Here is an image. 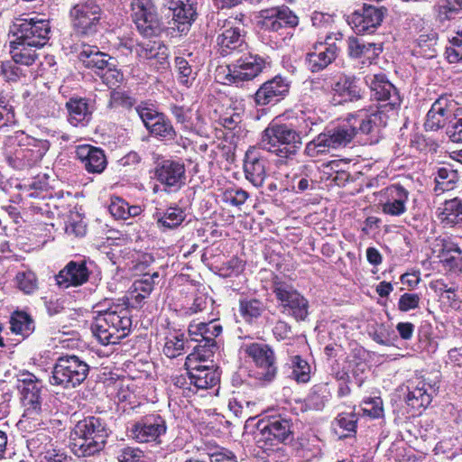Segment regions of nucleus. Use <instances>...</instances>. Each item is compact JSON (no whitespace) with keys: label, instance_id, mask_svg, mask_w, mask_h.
I'll use <instances>...</instances> for the list:
<instances>
[{"label":"nucleus","instance_id":"obj_26","mask_svg":"<svg viewBox=\"0 0 462 462\" xmlns=\"http://www.w3.org/2000/svg\"><path fill=\"white\" fill-rule=\"evenodd\" d=\"M198 360L186 358L185 367L187 370L189 384L197 389H208L215 386L220 380L217 368L214 365H195Z\"/></svg>","mask_w":462,"mask_h":462},{"label":"nucleus","instance_id":"obj_22","mask_svg":"<svg viewBox=\"0 0 462 462\" xmlns=\"http://www.w3.org/2000/svg\"><path fill=\"white\" fill-rule=\"evenodd\" d=\"M246 32L243 26L235 25L231 21H226L221 32L217 37V43L222 56L234 52H244L248 45L245 42Z\"/></svg>","mask_w":462,"mask_h":462},{"label":"nucleus","instance_id":"obj_56","mask_svg":"<svg viewBox=\"0 0 462 462\" xmlns=\"http://www.w3.org/2000/svg\"><path fill=\"white\" fill-rule=\"evenodd\" d=\"M134 100L127 93L120 90H113L110 94L109 106L112 108H130Z\"/></svg>","mask_w":462,"mask_h":462},{"label":"nucleus","instance_id":"obj_37","mask_svg":"<svg viewBox=\"0 0 462 462\" xmlns=\"http://www.w3.org/2000/svg\"><path fill=\"white\" fill-rule=\"evenodd\" d=\"M36 50L34 46L27 45L16 38L10 42V54L13 61L23 66L29 67L35 62L38 58Z\"/></svg>","mask_w":462,"mask_h":462},{"label":"nucleus","instance_id":"obj_21","mask_svg":"<svg viewBox=\"0 0 462 462\" xmlns=\"http://www.w3.org/2000/svg\"><path fill=\"white\" fill-rule=\"evenodd\" d=\"M166 421L160 415L151 414L133 424L131 437L139 443L158 442L166 433Z\"/></svg>","mask_w":462,"mask_h":462},{"label":"nucleus","instance_id":"obj_35","mask_svg":"<svg viewBox=\"0 0 462 462\" xmlns=\"http://www.w3.org/2000/svg\"><path fill=\"white\" fill-rule=\"evenodd\" d=\"M439 220L444 226L447 227H460L462 228V199L459 198H454L447 199L442 204L441 208H439Z\"/></svg>","mask_w":462,"mask_h":462},{"label":"nucleus","instance_id":"obj_18","mask_svg":"<svg viewBox=\"0 0 462 462\" xmlns=\"http://www.w3.org/2000/svg\"><path fill=\"white\" fill-rule=\"evenodd\" d=\"M202 322L205 327L202 331V338L199 339V344L194 346V351L188 356L189 360L206 361L217 349L216 337L223 331L222 325L218 322V318L211 313L208 320Z\"/></svg>","mask_w":462,"mask_h":462},{"label":"nucleus","instance_id":"obj_28","mask_svg":"<svg viewBox=\"0 0 462 462\" xmlns=\"http://www.w3.org/2000/svg\"><path fill=\"white\" fill-rule=\"evenodd\" d=\"M89 274L90 272L85 261H70L55 275V281L57 285L64 289L70 286L77 287L85 283Z\"/></svg>","mask_w":462,"mask_h":462},{"label":"nucleus","instance_id":"obj_34","mask_svg":"<svg viewBox=\"0 0 462 462\" xmlns=\"http://www.w3.org/2000/svg\"><path fill=\"white\" fill-rule=\"evenodd\" d=\"M382 51L381 43L365 42L357 37H349L347 40V52L352 59H365L371 62Z\"/></svg>","mask_w":462,"mask_h":462},{"label":"nucleus","instance_id":"obj_39","mask_svg":"<svg viewBox=\"0 0 462 462\" xmlns=\"http://www.w3.org/2000/svg\"><path fill=\"white\" fill-rule=\"evenodd\" d=\"M331 394L327 383L313 385L307 397L304 399L306 410L321 411L326 406Z\"/></svg>","mask_w":462,"mask_h":462},{"label":"nucleus","instance_id":"obj_27","mask_svg":"<svg viewBox=\"0 0 462 462\" xmlns=\"http://www.w3.org/2000/svg\"><path fill=\"white\" fill-rule=\"evenodd\" d=\"M244 172L245 179L254 187L263 186L267 176L266 160L256 147H250L244 158Z\"/></svg>","mask_w":462,"mask_h":462},{"label":"nucleus","instance_id":"obj_47","mask_svg":"<svg viewBox=\"0 0 462 462\" xmlns=\"http://www.w3.org/2000/svg\"><path fill=\"white\" fill-rule=\"evenodd\" d=\"M462 15V0H440L438 16L441 22L455 19Z\"/></svg>","mask_w":462,"mask_h":462},{"label":"nucleus","instance_id":"obj_64","mask_svg":"<svg viewBox=\"0 0 462 462\" xmlns=\"http://www.w3.org/2000/svg\"><path fill=\"white\" fill-rule=\"evenodd\" d=\"M127 202L119 197L112 198L109 212L117 219H125Z\"/></svg>","mask_w":462,"mask_h":462},{"label":"nucleus","instance_id":"obj_50","mask_svg":"<svg viewBox=\"0 0 462 462\" xmlns=\"http://www.w3.org/2000/svg\"><path fill=\"white\" fill-rule=\"evenodd\" d=\"M175 66L179 72V81L181 85L189 88L195 80V74L188 60L182 57L175 59Z\"/></svg>","mask_w":462,"mask_h":462},{"label":"nucleus","instance_id":"obj_52","mask_svg":"<svg viewBox=\"0 0 462 462\" xmlns=\"http://www.w3.org/2000/svg\"><path fill=\"white\" fill-rule=\"evenodd\" d=\"M149 132L151 134L161 137L165 141H172L177 135L171 121L165 116Z\"/></svg>","mask_w":462,"mask_h":462},{"label":"nucleus","instance_id":"obj_46","mask_svg":"<svg viewBox=\"0 0 462 462\" xmlns=\"http://www.w3.org/2000/svg\"><path fill=\"white\" fill-rule=\"evenodd\" d=\"M357 417L355 413H341L335 421V430L339 438H347L356 432Z\"/></svg>","mask_w":462,"mask_h":462},{"label":"nucleus","instance_id":"obj_5","mask_svg":"<svg viewBox=\"0 0 462 462\" xmlns=\"http://www.w3.org/2000/svg\"><path fill=\"white\" fill-rule=\"evenodd\" d=\"M104 317H94L91 330L98 341L105 346L117 344L131 330L132 319L128 306H116Z\"/></svg>","mask_w":462,"mask_h":462},{"label":"nucleus","instance_id":"obj_53","mask_svg":"<svg viewBox=\"0 0 462 462\" xmlns=\"http://www.w3.org/2000/svg\"><path fill=\"white\" fill-rule=\"evenodd\" d=\"M20 64L15 62L6 61L1 65V71L5 79L9 82H16L23 78H25L26 72L22 69Z\"/></svg>","mask_w":462,"mask_h":462},{"label":"nucleus","instance_id":"obj_61","mask_svg":"<svg viewBox=\"0 0 462 462\" xmlns=\"http://www.w3.org/2000/svg\"><path fill=\"white\" fill-rule=\"evenodd\" d=\"M71 457L57 448H48L42 453L41 462H70Z\"/></svg>","mask_w":462,"mask_h":462},{"label":"nucleus","instance_id":"obj_63","mask_svg":"<svg viewBox=\"0 0 462 462\" xmlns=\"http://www.w3.org/2000/svg\"><path fill=\"white\" fill-rule=\"evenodd\" d=\"M143 458V451L131 447L123 448L117 456L119 462H142Z\"/></svg>","mask_w":462,"mask_h":462},{"label":"nucleus","instance_id":"obj_43","mask_svg":"<svg viewBox=\"0 0 462 462\" xmlns=\"http://www.w3.org/2000/svg\"><path fill=\"white\" fill-rule=\"evenodd\" d=\"M458 180V173L450 167L445 166L439 168L435 177V192H444L451 190Z\"/></svg>","mask_w":462,"mask_h":462},{"label":"nucleus","instance_id":"obj_57","mask_svg":"<svg viewBox=\"0 0 462 462\" xmlns=\"http://www.w3.org/2000/svg\"><path fill=\"white\" fill-rule=\"evenodd\" d=\"M445 51L448 62L457 63L462 60V38L452 37Z\"/></svg>","mask_w":462,"mask_h":462},{"label":"nucleus","instance_id":"obj_36","mask_svg":"<svg viewBox=\"0 0 462 462\" xmlns=\"http://www.w3.org/2000/svg\"><path fill=\"white\" fill-rule=\"evenodd\" d=\"M427 386L430 390H432L430 385L422 381H420L417 384L410 383L406 396L407 404L413 409L428 407L432 401V394L429 393Z\"/></svg>","mask_w":462,"mask_h":462},{"label":"nucleus","instance_id":"obj_6","mask_svg":"<svg viewBox=\"0 0 462 462\" xmlns=\"http://www.w3.org/2000/svg\"><path fill=\"white\" fill-rule=\"evenodd\" d=\"M293 423L290 417L282 414L266 415L256 423L255 439L258 446L269 449L279 444L293 441Z\"/></svg>","mask_w":462,"mask_h":462},{"label":"nucleus","instance_id":"obj_11","mask_svg":"<svg viewBox=\"0 0 462 462\" xmlns=\"http://www.w3.org/2000/svg\"><path fill=\"white\" fill-rule=\"evenodd\" d=\"M69 14L72 26L78 34L93 36L99 30L104 11L100 0H86L75 5Z\"/></svg>","mask_w":462,"mask_h":462},{"label":"nucleus","instance_id":"obj_60","mask_svg":"<svg viewBox=\"0 0 462 462\" xmlns=\"http://www.w3.org/2000/svg\"><path fill=\"white\" fill-rule=\"evenodd\" d=\"M116 306H127L125 300H118L117 301H114L112 300L106 299L102 302H98L93 308V313L96 314L95 317H104V314L108 311H115L114 309Z\"/></svg>","mask_w":462,"mask_h":462},{"label":"nucleus","instance_id":"obj_14","mask_svg":"<svg viewBox=\"0 0 462 462\" xmlns=\"http://www.w3.org/2000/svg\"><path fill=\"white\" fill-rule=\"evenodd\" d=\"M266 60L262 56L246 52L227 66L226 80L230 84L239 85L245 81L253 80L265 68Z\"/></svg>","mask_w":462,"mask_h":462},{"label":"nucleus","instance_id":"obj_45","mask_svg":"<svg viewBox=\"0 0 462 462\" xmlns=\"http://www.w3.org/2000/svg\"><path fill=\"white\" fill-rule=\"evenodd\" d=\"M14 285L26 295L33 294L39 289L36 274L31 271H20L14 277Z\"/></svg>","mask_w":462,"mask_h":462},{"label":"nucleus","instance_id":"obj_62","mask_svg":"<svg viewBox=\"0 0 462 462\" xmlns=\"http://www.w3.org/2000/svg\"><path fill=\"white\" fill-rule=\"evenodd\" d=\"M214 304V300L207 294L199 293L195 296L191 306L189 307L190 313H198L207 310Z\"/></svg>","mask_w":462,"mask_h":462},{"label":"nucleus","instance_id":"obj_25","mask_svg":"<svg viewBox=\"0 0 462 462\" xmlns=\"http://www.w3.org/2000/svg\"><path fill=\"white\" fill-rule=\"evenodd\" d=\"M169 8L172 12V28L187 33L198 16V0H171Z\"/></svg>","mask_w":462,"mask_h":462},{"label":"nucleus","instance_id":"obj_42","mask_svg":"<svg viewBox=\"0 0 462 462\" xmlns=\"http://www.w3.org/2000/svg\"><path fill=\"white\" fill-rule=\"evenodd\" d=\"M291 370L290 377L297 383H305L310 379V365L300 356H292L287 364Z\"/></svg>","mask_w":462,"mask_h":462},{"label":"nucleus","instance_id":"obj_30","mask_svg":"<svg viewBox=\"0 0 462 462\" xmlns=\"http://www.w3.org/2000/svg\"><path fill=\"white\" fill-rule=\"evenodd\" d=\"M76 156L89 173H101L106 168L107 161L105 152L89 144L79 145L76 149Z\"/></svg>","mask_w":462,"mask_h":462},{"label":"nucleus","instance_id":"obj_3","mask_svg":"<svg viewBox=\"0 0 462 462\" xmlns=\"http://www.w3.org/2000/svg\"><path fill=\"white\" fill-rule=\"evenodd\" d=\"M49 149L50 143L47 140L36 139L23 132H16L7 137L4 156L14 170L26 171L37 165Z\"/></svg>","mask_w":462,"mask_h":462},{"label":"nucleus","instance_id":"obj_44","mask_svg":"<svg viewBox=\"0 0 462 462\" xmlns=\"http://www.w3.org/2000/svg\"><path fill=\"white\" fill-rule=\"evenodd\" d=\"M187 343L184 334L170 333L165 337L163 353L169 358H175L183 354Z\"/></svg>","mask_w":462,"mask_h":462},{"label":"nucleus","instance_id":"obj_1","mask_svg":"<svg viewBox=\"0 0 462 462\" xmlns=\"http://www.w3.org/2000/svg\"><path fill=\"white\" fill-rule=\"evenodd\" d=\"M373 96L378 101L386 102L379 106L363 108L347 116L338 125L327 127L305 145L303 153L310 158L325 155L331 149L346 147L357 135H374L387 125L391 116H396L402 103L397 88L385 74L365 77Z\"/></svg>","mask_w":462,"mask_h":462},{"label":"nucleus","instance_id":"obj_2","mask_svg":"<svg viewBox=\"0 0 462 462\" xmlns=\"http://www.w3.org/2000/svg\"><path fill=\"white\" fill-rule=\"evenodd\" d=\"M302 146L300 132L287 124L272 121L262 132L259 147L277 157V164L293 161Z\"/></svg>","mask_w":462,"mask_h":462},{"label":"nucleus","instance_id":"obj_51","mask_svg":"<svg viewBox=\"0 0 462 462\" xmlns=\"http://www.w3.org/2000/svg\"><path fill=\"white\" fill-rule=\"evenodd\" d=\"M111 65L107 66L102 73L98 74L102 79V81L109 86L113 87L121 83L124 79V75L120 69H117V61L115 58L110 60Z\"/></svg>","mask_w":462,"mask_h":462},{"label":"nucleus","instance_id":"obj_19","mask_svg":"<svg viewBox=\"0 0 462 462\" xmlns=\"http://www.w3.org/2000/svg\"><path fill=\"white\" fill-rule=\"evenodd\" d=\"M245 352L254 360L258 367V378L266 382L274 379L277 374L275 355L273 350L266 344L251 343L245 345Z\"/></svg>","mask_w":462,"mask_h":462},{"label":"nucleus","instance_id":"obj_10","mask_svg":"<svg viewBox=\"0 0 462 462\" xmlns=\"http://www.w3.org/2000/svg\"><path fill=\"white\" fill-rule=\"evenodd\" d=\"M131 16L136 30L143 37H158L165 30L153 0H132Z\"/></svg>","mask_w":462,"mask_h":462},{"label":"nucleus","instance_id":"obj_40","mask_svg":"<svg viewBox=\"0 0 462 462\" xmlns=\"http://www.w3.org/2000/svg\"><path fill=\"white\" fill-rule=\"evenodd\" d=\"M35 328L33 319L27 312L15 310L10 317V329L23 338L28 337Z\"/></svg>","mask_w":462,"mask_h":462},{"label":"nucleus","instance_id":"obj_4","mask_svg":"<svg viewBox=\"0 0 462 462\" xmlns=\"http://www.w3.org/2000/svg\"><path fill=\"white\" fill-rule=\"evenodd\" d=\"M108 436L109 430L105 420L88 416L75 425L70 448L79 457L94 456L105 448Z\"/></svg>","mask_w":462,"mask_h":462},{"label":"nucleus","instance_id":"obj_8","mask_svg":"<svg viewBox=\"0 0 462 462\" xmlns=\"http://www.w3.org/2000/svg\"><path fill=\"white\" fill-rule=\"evenodd\" d=\"M89 373V365L75 355L60 356L51 371L49 382L61 389H71L81 384Z\"/></svg>","mask_w":462,"mask_h":462},{"label":"nucleus","instance_id":"obj_49","mask_svg":"<svg viewBox=\"0 0 462 462\" xmlns=\"http://www.w3.org/2000/svg\"><path fill=\"white\" fill-rule=\"evenodd\" d=\"M159 272H153L152 274L149 273H144L141 279L135 280L132 285L134 291L144 293V296H149L153 290V287L160 281Z\"/></svg>","mask_w":462,"mask_h":462},{"label":"nucleus","instance_id":"obj_54","mask_svg":"<svg viewBox=\"0 0 462 462\" xmlns=\"http://www.w3.org/2000/svg\"><path fill=\"white\" fill-rule=\"evenodd\" d=\"M446 134L453 143H462V108L458 110L446 128Z\"/></svg>","mask_w":462,"mask_h":462},{"label":"nucleus","instance_id":"obj_15","mask_svg":"<svg viewBox=\"0 0 462 462\" xmlns=\"http://www.w3.org/2000/svg\"><path fill=\"white\" fill-rule=\"evenodd\" d=\"M122 46L131 52H134L141 60H149L151 66L158 71L169 68V48L161 41H148L134 43L128 40Z\"/></svg>","mask_w":462,"mask_h":462},{"label":"nucleus","instance_id":"obj_20","mask_svg":"<svg viewBox=\"0 0 462 462\" xmlns=\"http://www.w3.org/2000/svg\"><path fill=\"white\" fill-rule=\"evenodd\" d=\"M154 179L167 189H179L185 184L186 170L180 161L162 159L153 170Z\"/></svg>","mask_w":462,"mask_h":462},{"label":"nucleus","instance_id":"obj_59","mask_svg":"<svg viewBox=\"0 0 462 462\" xmlns=\"http://www.w3.org/2000/svg\"><path fill=\"white\" fill-rule=\"evenodd\" d=\"M420 300V297L417 293H404L399 299V310L403 312L415 310L419 307Z\"/></svg>","mask_w":462,"mask_h":462},{"label":"nucleus","instance_id":"obj_9","mask_svg":"<svg viewBox=\"0 0 462 462\" xmlns=\"http://www.w3.org/2000/svg\"><path fill=\"white\" fill-rule=\"evenodd\" d=\"M272 290L282 313L292 317L296 321L306 320L309 316V300L291 282L275 276L272 282Z\"/></svg>","mask_w":462,"mask_h":462},{"label":"nucleus","instance_id":"obj_12","mask_svg":"<svg viewBox=\"0 0 462 462\" xmlns=\"http://www.w3.org/2000/svg\"><path fill=\"white\" fill-rule=\"evenodd\" d=\"M17 382V389L21 393L24 406L23 418L35 421L41 420L44 411L42 395V382L31 373L22 374Z\"/></svg>","mask_w":462,"mask_h":462},{"label":"nucleus","instance_id":"obj_48","mask_svg":"<svg viewBox=\"0 0 462 462\" xmlns=\"http://www.w3.org/2000/svg\"><path fill=\"white\" fill-rule=\"evenodd\" d=\"M267 14L274 15L281 22L282 28L296 27L299 23L298 16L287 6L267 9Z\"/></svg>","mask_w":462,"mask_h":462},{"label":"nucleus","instance_id":"obj_13","mask_svg":"<svg viewBox=\"0 0 462 462\" xmlns=\"http://www.w3.org/2000/svg\"><path fill=\"white\" fill-rule=\"evenodd\" d=\"M10 31L18 41H23L27 45L40 49L50 39L51 25L45 19L17 18Z\"/></svg>","mask_w":462,"mask_h":462},{"label":"nucleus","instance_id":"obj_29","mask_svg":"<svg viewBox=\"0 0 462 462\" xmlns=\"http://www.w3.org/2000/svg\"><path fill=\"white\" fill-rule=\"evenodd\" d=\"M68 122L75 127L87 126L92 119L93 106L85 97H73L65 104Z\"/></svg>","mask_w":462,"mask_h":462},{"label":"nucleus","instance_id":"obj_17","mask_svg":"<svg viewBox=\"0 0 462 462\" xmlns=\"http://www.w3.org/2000/svg\"><path fill=\"white\" fill-rule=\"evenodd\" d=\"M387 9L365 4L347 17V23L357 34H371L382 24Z\"/></svg>","mask_w":462,"mask_h":462},{"label":"nucleus","instance_id":"obj_7","mask_svg":"<svg viewBox=\"0 0 462 462\" xmlns=\"http://www.w3.org/2000/svg\"><path fill=\"white\" fill-rule=\"evenodd\" d=\"M343 42V34L339 32H328L319 35L306 54V65L312 73L324 70L338 57Z\"/></svg>","mask_w":462,"mask_h":462},{"label":"nucleus","instance_id":"obj_31","mask_svg":"<svg viewBox=\"0 0 462 462\" xmlns=\"http://www.w3.org/2000/svg\"><path fill=\"white\" fill-rule=\"evenodd\" d=\"M437 246H439L438 257L445 269L462 273V250L458 245L449 238L437 239Z\"/></svg>","mask_w":462,"mask_h":462},{"label":"nucleus","instance_id":"obj_24","mask_svg":"<svg viewBox=\"0 0 462 462\" xmlns=\"http://www.w3.org/2000/svg\"><path fill=\"white\" fill-rule=\"evenodd\" d=\"M334 100L339 104L356 102L363 98L364 92L360 85V79L349 74L341 73L336 77L331 85Z\"/></svg>","mask_w":462,"mask_h":462},{"label":"nucleus","instance_id":"obj_16","mask_svg":"<svg viewBox=\"0 0 462 462\" xmlns=\"http://www.w3.org/2000/svg\"><path fill=\"white\" fill-rule=\"evenodd\" d=\"M458 103L452 98L451 95H442L434 101L428 111L424 127L427 131H438L447 127L448 124L454 119L455 115L461 109Z\"/></svg>","mask_w":462,"mask_h":462},{"label":"nucleus","instance_id":"obj_55","mask_svg":"<svg viewBox=\"0 0 462 462\" xmlns=\"http://www.w3.org/2000/svg\"><path fill=\"white\" fill-rule=\"evenodd\" d=\"M249 195L247 191L240 188L227 189L223 193V201L232 206L240 207L248 199Z\"/></svg>","mask_w":462,"mask_h":462},{"label":"nucleus","instance_id":"obj_33","mask_svg":"<svg viewBox=\"0 0 462 462\" xmlns=\"http://www.w3.org/2000/svg\"><path fill=\"white\" fill-rule=\"evenodd\" d=\"M78 58L86 69H91L97 75L111 65L113 59L106 52L99 51L97 46L84 44L79 51Z\"/></svg>","mask_w":462,"mask_h":462},{"label":"nucleus","instance_id":"obj_38","mask_svg":"<svg viewBox=\"0 0 462 462\" xmlns=\"http://www.w3.org/2000/svg\"><path fill=\"white\" fill-rule=\"evenodd\" d=\"M266 309L265 304L259 299L245 297L239 300V313L245 322L255 323Z\"/></svg>","mask_w":462,"mask_h":462},{"label":"nucleus","instance_id":"obj_32","mask_svg":"<svg viewBox=\"0 0 462 462\" xmlns=\"http://www.w3.org/2000/svg\"><path fill=\"white\" fill-rule=\"evenodd\" d=\"M386 200L382 204L384 214L398 217L406 211L409 191L400 184H393L385 189Z\"/></svg>","mask_w":462,"mask_h":462},{"label":"nucleus","instance_id":"obj_23","mask_svg":"<svg viewBox=\"0 0 462 462\" xmlns=\"http://www.w3.org/2000/svg\"><path fill=\"white\" fill-rule=\"evenodd\" d=\"M290 88L291 81L285 77L277 75L259 87L254 93V102L257 106L276 104L285 98Z\"/></svg>","mask_w":462,"mask_h":462},{"label":"nucleus","instance_id":"obj_58","mask_svg":"<svg viewBox=\"0 0 462 462\" xmlns=\"http://www.w3.org/2000/svg\"><path fill=\"white\" fill-rule=\"evenodd\" d=\"M363 411L372 418H380L383 412L381 398L375 397L364 400Z\"/></svg>","mask_w":462,"mask_h":462},{"label":"nucleus","instance_id":"obj_41","mask_svg":"<svg viewBox=\"0 0 462 462\" xmlns=\"http://www.w3.org/2000/svg\"><path fill=\"white\" fill-rule=\"evenodd\" d=\"M153 217L158 227L173 229L184 221L186 214L181 208L175 206L168 208L164 212L157 211Z\"/></svg>","mask_w":462,"mask_h":462}]
</instances>
